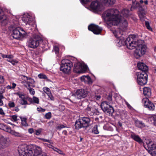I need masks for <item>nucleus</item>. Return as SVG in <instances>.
Listing matches in <instances>:
<instances>
[{
	"label": "nucleus",
	"instance_id": "1",
	"mask_svg": "<svg viewBox=\"0 0 156 156\" xmlns=\"http://www.w3.org/2000/svg\"><path fill=\"white\" fill-rule=\"evenodd\" d=\"M118 11L116 9H109L105 11L103 15L105 20L110 22L108 26L115 36L117 38V45L119 47L126 45L130 49L136 48L134 53L135 58H139L144 54L146 51V46L144 44L143 40H140L136 41V37L133 35H129L125 40L122 35L128 26L126 20H122L118 14Z\"/></svg>",
	"mask_w": 156,
	"mask_h": 156
},
{
	"label": "nucleus",
	"instance_id": "2",
	"mask_svg": "<svg viewBox=\"0 0 156 156\" xmlns=\"http://www.w3.org/2000/svg\"><path fill=\"white\" fill-rule=\"evenodd\" d=\"M18 150L21 156H47L45 153L42 152L40 147L36 146L22 145Z\"/></svg>",
	"mask_w": 156,
	"mask_h": 156
},
{
	"label": "nucleus",
	"instance_id": "3",
	"mask_svg": "<svg viewBox=\"0 0 156 156\" xmlns=\"http://www.w3.org/2000/svg\"><path fill=\"white\" fill-rule=\"evenodd\" d=\"M137 67L141 72L137 73V82L138 84L141 86H143L146 84V65L142 62L137 63Z\"/></svg>",
	"mask_w": 156,
	"mask_h": 156
},
{
	"label": "nucleus",
	"instance_id": "4",
	"mask_svg": "<svg viewBox=\"0 0 156 156\" xmlns=\"http://www.w3.org/2000/svg\"><path fill=\"white\" fill-rule=\"evenodd\" d=\"M144 2L146 5V0L144 2L142 0H140L139 2H134V0L133 1V4L131 7V10L133 9H138L139 11V15L140 20L142 21H145V25L146 26V21L145 20L146 18L145 6H143L142 4Z\"/></svg>",
	"mask_w": 156,
	"mask_h": 156
},
{
	"label": "nucleus",
	"instance_id": "5",
	"mask_svg": "<svg viewBox=\"0 0 156 156\" xmlns=\"http://www.w3.org/2000/svg\"><path fill=\"white\" fill-rule=\"evenodd\" d=\"M90 119L87 117L80 118L75 122V126L76 129H79L82 128H86L89 126Z\"/></svg>",
	"mask_w": 156,
	"mask_h": 156
},
{
	"label": "nucleus",
	"instance_id": "6",
	"mask_svg": "<svg viewBox=\"0 0 156 156\" xmlns=\"http://www.w3.org/2000/svg\"><path fill=\"white\" fill-rule=\"evenodd\" d=\"M73 66L71 61L67 59H63L61 62L60 70L64 73H68L71 71Z\"/></svg>",
	"mask_w": 156,
	"mask_h": 156
},
{
	"label": "nucleus",
	"instance_id": "7",
	"mask_svg": "<svg viewBox=\"0 0 156 156\" xmlns=\"http://www.w3.org/2000/svg\"><path fill=\"white\" fill-rule=\"evenodd\" d=\"M42 41V38L39 36L34 35L29 40L28 46L30 48H35L39 45L40 41Z\"/></svg>",
	"mask_w": 156,
	"mask_h": 156
},
{
	"label": "nucleus",
	"instance_id": "8",
	"mask_svg": "<svg viewBox=\"0 0 156 156\" xmlns=\"http://www.w3.org/2000/svg\"><path fill=\"white\" fill-rule=\"evenodd\" d=\"M26 34V32L23 29L17 27L13 30L12 36L14 38L21 39L25 36Z\"/></svg>",
	"mask_w": 156,
	"mask_h": 156
},
{
	"label": "nucleus",
	"instance_id": "9",
	"mask_svg": "<svg viewBox=\"0 0 156 156\" xmlns=\"http://www.w3.org/2000/svg\"><path fill=\"white\" fill-rule=\"evenodd\" d=\"M101 108L103 111L106 114L112 115L114 111L113 107L106 101H104L101 103Z\"/></svg>",
	"mask_w": 156,
	"mask_h": 156
},
{
	"label": "nucleus",
	"instance_id": "10",
	"mask_svg": "<svg viewBox=\"0 0 156 156\" xmlns=\"http://www.w3.org/2000/svg\"><path fill=\"white\" fill-rule=\"evenodd\" d=\"M87 67L80 62H77L75 64L73 68V72L77 73H80L83 70H87Z\"/></svg>",
	"mask_w": 156,
	"mask_h": 156
},
{
	"label": "nucleus",
	"instance_id": "11",
	"mask_svg": "<svg viewBox=\"0 0 156 156\" xmlns=\"http://www.w3.org/2000/svg\"><path fill=\"white\" fill-rule=\"evenodd\" d=\"M149 142L147 151L152 156H156V144H153L151 141H149Z\"/></svg>",
	"mask_w": 156,
	"mask_h": 156
},
{
	"label": "nucleus",
	"instance_id": "12",
	"mask_svg": "<svg viewBox=\"0 0 156 156\" xmlns=\"http://www.w3.org/2000/svg\"><path fill=\"white\" fill-rule=\"evenodd\" d=\"M88 29L93 32L94 34H100L102 30V28L94 24H91L89 26Z\"/></svg>",
	"mask_w": 156,
	"mask_h": 156
},
{
	"label": "nucleus",
	"instance_id": "13",
	"mask_svg": "<svg viewBox=\"0 0 156 156\" xmlns=\"http://www.w3.org/2000/svg\"><path fill=\"white\" fill-rule=\"evenodd\" d=\"M88 92L84 89H80L78 90L76 94L77 98L79 99L85 98L87 95Z\"/></svg>",
	"mask_w": 156,
	"mask_h": 156
},
{
	"label": "nucleus",
	"instance_id": "14",
	"mask_svg": "<svg viewBox=\"0 0 156 156\" xmlns=\"http://www.w3.org/2000/svg\"><path fill=\"white\" fill-rule=\"evenodd\" d=\"M90 6L94 11L96 12L101 10V5L98 2V1H97L96 2L94 1L92 2Z\"/></svg>",
	"mask_w": 156,
	"mask_h": 156
},
{
	"label": "nucleus",
	"instance_id": "15",
	"mask_svg": "<svg viewBox=\"0 0 156 156\" xmlns=\"http://www.w3.org/2000/svg\"><path fill=\"white\" fill-rule=\"evenodd\" d=\"M22 21L26 24L30 25L32 22V18L28 14L24 15L22 17Z\"/></svg>",
	"mask_w": 156,
	"mask_h": 156
},
{
	"label": "nucleus",
	"instance_id": "16",
	"mask_svg": "<svg viewBox=\"0 0 156 156\" xmlns=\"http://www.w3.org/2000/svg\"><path fill=\"white\" fill-rule=\"evenodd\" d=\"M121 14L123 16V17H122V16L119 15V12L118 11V14L119 16H120L122 20L123 19L124 20L125 19L126 20V19L124 18V17H125L126 18V19H127V17H128L130 14V11L129 10L126 9H124L122 10L121 11ZM126 21H127V20Z\"/></svg>",
	"mask_w": 156,
	"mask_h": 156
},
{
	"label": "nucleus",
	"instance_id": "17",
	"mask_svg": "<svg viewBox=\"0 0 156 156\" xmlns=\"http://www.w3.org/2000/svg\"><path fill=\"white\" fill-rule=\"evenodd\" d=\"M0 21L2 23H4L5 24L7 23V17L4 15L2 10L0 9Z\"/></svg>",
	"mask_w": 156,
	"mask_h": 156
},
{
	"label": "nucleus",
	"instance_id": "18",
	"mask_svg": "<svg viewBox=\"0 0 156 156\" xmlns=\"http://www.w3.org/2000/svg\"><path fill=\"white\" fill-rule=\"evenodd\" d=\"M99 1V0H96ZM101 2L103 3L105 5L108 6L110 5H113L115 2V0H100Z\"/></svg>",
	"mask_w": 156,
	"mask_h": 156
},
{
	"label": "nucleus",
	"instance_id": "19",
	"mask_svg": "<svg viewBox=\"0 0 156 156\" xmlns=\"http://www.w3.org/2000/svg\"><path fill=\"white\" fill-rule=\"evenodd\" d=\"M147 101L148 104L147 105V108H148L149 110L150 111H153L155 108L154 105L147 98Z\"/></svg>",
	"mask_w": 156,
	"mask_h": 156
},
{
	"label": "nucleus",
	"instance_id": "20",
	"mask_svg": "<svg viewBox=\"0 0 156 156\" xmlns=\"http://www.w3.org/2000/svg\"><path fill=\"white\" fill-rule=\"evenodd\" d=\"M6 140L3 136L0 138V149H1L6 146Z\"/></svg>",
	"mask_w": 156,
	"mask_h": 156
},
{
	"label": "nucleus",
	"instance_id": "21",
	"mask_svg": "<svg viewBox=\"0 0 156 156\" xmlns=\"http://www.w3.org/2000/svg\"><path fill=\"white\" fill-rule=\"evenodd\" d=\"M131 137L139 143H141L142 142V140L140 138L139 136L135 134H131Z\"/></svg>",
	"mask_w": 156,
	"mask_h": 156
},
{
	"label": "nucleus",
	"instance_id": "22",
	"mask_svg": "<svg viewBox=\"0 0 156 156\" xmlns=\"http://www.w3.org/2000/svg\"><path fill=\"white\" fill-rule=\"evenodd\" d=\"M147 117H148V121H151L152 122L153 120V123L154 125L156 126V115L154 116H150L149 117L147 116Z\"/></svg>",
	"mask_w": 156,
	"mask_h": 156
},
{
	"label": "nucleus",
	"instance_id": "23",
	"mask_svg": "<svg viewBox=\"0 0 156 156\" xmlns=\"http://www.w3.org/2000/svg\"><path fill=\"white\" fill-rule=\"evenodd\" d=\"M27 98H24L23 99H20V103L22 105H30L28 104L27 101Z\"/></svg>",
	"mask_w": 156,
	"mask_h": 156
},
{
	"label": "nucleus",
	"instance_id": "24",
	"mask_svg": "<svg viewBox=\"0 0 156 156\" xmlns=\"http://www.w3.org/2000/svg\"><path fill=\"white\" fill-rule=\"evenodd\" d=\"M135 125L139 127H141L144 126V124L141 121L137 120L135 121Z\"/></svg>",
	"mask_w": 156,
	"mask_h": 156
},
{
	"label": "nucleus",
	"instance_id": "25",
	"mask_svg": "<svg viewBox=\"0 0 156 156\" xmlns=\"http://www.w3.org/2000/svg\"><path fill=\"white\" fill-rule=\"evenodd\" d=\"M0 56L3 58H7V59H12L13 56L12 55H4L2 53H0Z\"/></svg>",
	"mask_w": 156,
	"mask_h": 156
},
{
	"label": "nucleus",
	"instance_id": "26",
	"mask_svg": "<svg viewBox=\"0 0 156 156\" xmlns=\"http://www.w3.org/2000/svg\"><path fill=\"white\" fill-rule=\"evenodd\" d=\"M20 118L21 119V124L22 126H27L28 125L27 122V119L25 118H22L21 117H20Z\"/></svg>",
	"mask_w": 156,
	"mask_h": 156
},
{
	"label": "nucleus",
	"instance_id": "27",
	"mask_svg": "<svg viewBox=\"0 0 156 156\" xmlns=\"http://www.w3.org/2000/svg\"><path fill=\"white\" fill-rule=\"evenodd\" d=\"M26 87L29 90L30 93L32 95L34 94L35 93L34 90L33 88L30 87V85L29 84H28V86H27Z\"/></svg>",
	"mask_w": 156,
	"mask_h": 156
},
{
	"label": "nucleus",
	"instance_id": "28",
	"mask_svg": "<svg viewBox=\"0 0 156 156\" xmlns=\"http://www.w3.org/2000/svg\"><path fill=\"white\" fill-rule=\"evenodd\" d=\"M92 132L95 134H98L99 132L98 129V126L97 125H95L92 129Z\"/></svg>",
	"mask_w": 156,
	"mask_h": 156
},
{
	"label": "nucleus",
	"instance_id": "29",
	"mask_svg": "<svg viewBox=\"0 0 156 156\" xmlns=\"http://www.w3.org/2000/svg\"><path fill=\"white\" fill-rule=\"evenodd\" d=\"M147 29L150 32V34H151V33L153 32L152 27L150 25L149 23L147 21Z\"/></svg>",
	"mask_w": 156,
	"mask_h": 156
},
{
	"label": "nucleus",
	"instance_id": "30",
	"mask_svg": "<svg viewBox=\"0 0 156 156\" xmlns=\"http://www.w3.org/2000/svg\"><path fill=\"white\" fill-rule=\"evenodd\" d=\"M16 95L19 96L20 99H22L24 98H26L25 96V95L21 92L17 93Z\"/></svg>",
	"mask_w": 156,
	"mask_h": 156
},
{
	"label": "nucleus",
	"instance_id": "31",
	"mask_svg": "<svg viewBox=\"0 0 156 156\" xmlns=\"http://www.w3.org/2000/svg\"><path fill=\"white\" fill-rule=\"evenodd\" d=\"M81 79L82 81H84L86 80L89 81L91 80L90 77L89 76H83L81 77Z\"/></svg>",
	"mask_w": 156,
	"mask_h": 156
},
{
	"label": "nucleus",
	"instance_id": "32",
	"mask_svg": "<svg viewBox=\"0 0 156 156\" xmlns=\"http://www.w3.org/2000/svg\"><path fill=\"white\" fill-rule=\"evenodd\" d=\"M53 150L55 151H56L60 154H61L63 155H65V154L63 153V152L62 151L56 147L54 148V150Z\"/></svg>",
	"mask_w": 156,
	"mask_h": 156
},
{
	"label": "nucleus",
	"instance_id": "33",
	"mask_svg": "<svg viewBox=\"0 0 156 156\" xmlns=\"http://www.w3.org/2000/svg\"><path fill=\"white\" fill-rule=\"evenodd\" d=\"M53 51H54L55 54L58 55L59 52V49L58 47L55 46L54 47Z\"/></svg>",
	"mask_w": 156,
	"mask_h": 156
},
{
	"label": "nucleus",
	"instance_id": "34",
	"mask_svg": "<svg viewBox=\"0 0 156 156\" xmlns=\"http://www.w3.org/2000/svg\"><path fill=\"white\" fill-rule=\"evenodd\" d=\"M51 117V114L50 112H48L47 113H46L45 115V118L47 119H50Z\"/></svg>",
	"mask_w": 156,
	"mask_h": 156
},
{
	"label": "nucleus",
	"instance_id": "35",
	"mask_svg": "<svg viewBox=\"0 0 156 156\" xmlns=\"http://www.w3.org/2000/svg\"><path fill=\"white\" fill-rule=\"evenodd\" d=\"M151 90L149 87H147V97H150L151 95Z\"/></svg>",
	"mask_w": 156,
	"mask_h": 156
},
{
	"label": "nucleus",
	"instance_id": "36",
	"mask_svg": "<svg viewBox=\"0 0 156 156\" xmlns=\"http://www.w3.org/2000/svg\"><path fill=\"white\" fill-rule=\"evenodd\" d=\"M33 103L38 104L39 103V100L38 98L35 96L33 97Z\"/></svg>",
	"mask_w": 156,
	"mask_h": 156
},
{
	"label": "nucleus",
	"instance_id": "37",
	"mask_svg": "<svg viewBox=\"0 0 156 156\" xmlns=\"http://www.w3.org/2000/svg\"><path fill=\"white\" fill-rule=\"evenodd\" d=\"M39 78L41 79H46L47 78V76L43 74H40L38 75Z\"/></svg>",
	"mask_w": 156,
	"mask_h": 156
},
{
	"label": "nucleus",
	"instance_id": "38",
	"mask_svg": "<svg viewBox=\"0 0 156 156\" xmlns=\"http://www.w3.org/2000/svg\"><path fill=\"white\" fill-rule=\"evenodd\" d=\"M11 117L12 120L15 122H16L18 120H19V119H18L17 116L16 115H12L11 116Z\"/></svg>",
	"mask_w": 156,
	"mask_h": 156
},
{
	"label": "nucleus",
	"instance_id": "39",
	"mask_svg": "<svg viewBox=\"0 0 156 156\" xmlns=\"http://www.w3.org/2000/svg\"><path fill=\"white\" fill-rule=\"evenodd\" d=\"M42 129L41 128H40L37 130H35V134L37 135H39L40 134L42 131Z\"/></svg>",
	"mask_w": 156,
	"mask_h": 156
},
{
	"label": "nucleus",
	"instance_id": "40",
	"mask_svg": "<svg viewBox=\"0 0 156 156\" xmlns=\"http://www.w3.org/2000/svg\"><path fill=\"white\" fill-rule=\"evenodd\" d=\"M11 133L16 136H20V134L19 133L16 132L14 131H11Z\"/></svg>",
	"mask_w": 156,
	"mask_h": 156
},
{
	"label": "nucleus",
	"instance_id": "41",
	"mask_svg": "<svg viewBox=\"0 0 156 156\" xmlns=\"http://www.w3.org/2000/svg\"><path fill=\"white\" fill-rule=\"evenodd\" d=\"M7 61L11 63L13 65H15L16 63H17L18 62L16 60H10L8 59H7Z\"/></svg>",
	"mask_w": 156,
	"mask_h": 156
},
{
	"label": "nucleus",
	"instance_id": "42",
	"mask_svg": "<svg viewBox=\"0 0 156 156\" xmlns=\"http://www.w3.org/2000/svg\"><path fill=\"white\" fill-rule=\"evenodd\" d=\"M8 105L10 108H13L15 106V103L13 101H10L8 103Z\"/></svg>",
	"mask_w": 156,
	"mask_h": 156
},
{
	"label": "nucleus",
	"instance_id": "43",
	"mask_svg": "<svg viewBox=\"0 0 156 156\" xmlns=\"http://www.w3.org/2000/svg\"><path fill=\"white\" fill-rule=\"evenodd\" d=\"M44 92L48 94V93L51 92L50 91V89L48 88L45 87L43 88Z\"/></svg>",
	"mask_w": 156,
	"mask_h": 156
},
{
	"label": "nucleus",
	"instance_id": "44",
	"mask_svg": "<svg viewBox=\"0 0 156 156\" xmlns=\"http://www.w3.org/2000/svg\"><path fill=\"white\" fill-rule=\"evenodd\" d=\"M103 129L105 130H109V126L108 124H106L105 125L103 126Z\"/></svg>",
	"mask_w": 156,
	"mask_h": 156
},
{
	"label": "nucleus",
	"instance_id": "45",
	"mask_svg": "<svg viewBox=\"0 0 156 156\" xmlns=\"http://www.w3.org/2000/svg\"><path fill=\"white\" fill-rule=\"evenodd\" d=\"M37 111L41 112H44L45 111V109H44L43 108H42L40 107H37Z\"/></svg>",
	"mask_w": 156,
	"mask_h": 156
},
{
	"label": "nucleus",
	"instance_id": "46",
	"mask_svg": "<svg viewBox=\"0 0 156 156\" xmlns=\"http://www.w3.org/2000/svg\"><path fill=\"white\" fill-rule=\"evenodd\" d=\"M48 95V97L50 98L51 100H53L54 99V98L52 96L51 92L48 93V94H47Z\"/></svg>",
	"mask_w": 156,
	"mask_h": 156
},
{
	"label": "nucleus",
	"instance_id": "47",
	"mask_svg": "<svg viewBox=\"0 0 156 156\" xmlns=\"http://www.w3.org/2000/svg\"><path fill=\"white\" fill-rule=\"evenodd\" d=\"M45 145L46 146L48 147L49 148L52 149L53 150H54V148H55V147H54L53 146H52V145L50 144H47V143H45Z\"/></svg>",
	"mask_w": 156,
	"mask_h": 156
},
{
	"label": "nucleus",
	"instance_id": "48",
	"mask_svg": "<svg viewBox=\"0 0 156 156\" xmlns=\"http://www.w3.org/2000/svg\"><path fill=\"white\" fill-rule=\"evenodd\" d=\"M112 94H109L108 97H107V99L109 101H112Z\"/></svg>",
	"mask_w": 156,
	"mask_h": 156
},
{
	"label": "nucleus",
	"instance_id": "49",
	"mask_svg": "<svg viewBox=\"0 0 156 156\" xmlns=\"http://www.w3.org/2000/svg\"><path fill=\"white\" fill-rule=\"evenodd\" d=\"M41 140L43 141L48 142L50 143L51 144H53L51 140H49L45 139H42Z\"/></svg>",
	"mask_w": 156,
	"mask_h": 156
},
{
	"label": "nucleus",
	"instance_id": "50",
	"mask_svg": "<svg viewBox=\"0 0 156 156\" xmlns=\"http://www.w3.org/2000/svg\"><path fill=\"white\" fill-rule=\"evenodd\" d=\"M4 80L3 76H0V83H2L4 82Z\"/></svg>",
	"mask_w": 156,
	"mask_h": 156
},
{
	"label": "nucleus",
	"instance_id": "51",
	"mask_svg": "<svg viewBox=\"0 0 156 156\" xmlns=\"http://www.w3.org/2000/svg\"><path fill=\"white\" fill-rule=\"evenodd\" d=\"M143 94L144 96L146 95V87H144L143 88Z\"/></svg>",
	"mask_w": 156,
	"mask_h": 156
},
{
	"label": "nucleus",
	"instance_id": "52",
	"mask_svg": "<svg viewBox=\"0 0 156 156\" xmlns=\"http://www.w3.org/2000/svg\"><path fill=\"white\" fill-rule=\"evenodd\" d=\"M142 102L144 104V106L145 108H146V105L145 104V103L146 102V98H144L142 99Z\"/></svg>",
	"mask_w": 156,
	"mask_h": 156
},
{
	"label": "nucleus",
	"instance_id": "53",
	"mask_svg": "<svg viewBox=\"0 0 156 156\" xmlns=\"http://www.w3.org/2000/svg\"><path fill=\"white\" fill-rule=\"evenodd\" d=\"M91 0H81V2L83 4H86L87 3L89 2H90Z\"/></svg>",
	"mask_w": 156,
	"mask_h": 156
},
{
	"label": "nucleus",
	"instance_id": "54",
	"mask_svg": "<svg viewBox=\"0 0 156 156\" xmlns=\"http://www.w3.org/2000/svg\"><path fill=\"white\" fill-rule=\"evenodd\" d=\"M27 99L31 103H33V98H27Z\"/></svg>",
	"mask_w": 156,
	"mask_h": 156
},
{
	"label": "nucleus",
	"instance_id": "55",
	"mask_svg": "<svg viewBox=\"0 0 156 156\" xmlns=\"http://www.w3.org/2000/svg\"><path fill=\"white\" fill-rule=\"evenodd\" d=\"M114 97L115 98L116 100H117L118 98H121V97L119 94H116L115 95Z\"/></svg>",
	"mask_w": 156,
	"mask_h": 156
},
{
	"label": "nucleus",
	"instance_id": "56",
	"mask_svg": "<svg viewBox=\"0 0 156 156\" xmlns=\"http://www.w3.org/2000/svg\"><path fill=\"white\" fill-rule=\"evenodd\" d=\"M125 103L126 105L127 106V107L128 108L130 109H131L132 108V107L126 101H125Z\"/></svg>",
	"mask_w": 156,
	"mask_h": 156
},
{
	"label": "nucleus",
	"instance_id": "57",
	"mask_svg": "<svg viewBox=\"0 0 156 156\" xmlns=\"http://www.w3.org/2000/svg\"><path fill=\"white\" fill-rule=\"evenodd\" d=\"M0 114L2 115H4L5 114L2 108H0Z\"/></svg>",
	"mask_w": 156,
	"mask_h": 156
},
{
	"label": "nucleus",
	"instance_id": "58",
	"mask_svg": "<svg viewBox=\"0 0 156 156\" xmlns=\"http://www.w3.org/2000/svg\"><path fill=\"white\" fill-rule=\"evenodd\" d=\"M28 131L29 133L31 134L34 132V129L32 128H30L29 129Z\"/></svg>",
	"mask_w": 156,
	"mask_h": 156
},
{
	"label": "nucleus",
	"instance_id": "59",
	"mask_svg": "<svg viewBox=\"0 0 156 156\" xmlns=\"http://www.w3.org/2000/svg\"><path fill=\"white\" fill-rule=\"evenodd\" d=\"M95 98L97 100H99L101 98V96L100 95H98L95 96Z\"/></svg>",
	"mask_w": 156,
	"mask_h": 156
},
{
	"label": "nucleus",
	"instance_id": "60",
	"mask_svg": "<svg viewBox=\"0 0 156 156\" xmlns=\"http://www.w3.org/2000/svg\"><path fill=\"white\" fill-rule=\"evenodd\" d=\"M12 88L13 89L15 88L16 85V84L14 83H12Z\"/></svg>",
	"mask_w": 156,
	"mask_h": 156
},
{
	"label": "nucleus",
	"instance_id": "61",
	"mask_svg": "<svg viewBox=\"0 0 156 156\" xmlns=\"http://www.w3.org/2000/svg\"><path fill=\"white\" fill-rule=\"evenodd\" d=\"M64 127H65V126L63 125H61L58 127V128L59 129H61Z\"/></svg>",
	"mask_w": 156,
	"mask_h": 156
},
{
	"label": "nucleus",
	"instance_id": "62",
	"mask_svg": "<svg viewBox=\"0 0 156 156\" xmlns=\"http://www.w3.org/2000/svg\"><path fill=\"white\" fill-rule=\"evenodd\" d=\"M19 110H20L18 108V107H15L14 110L15 111H16L17 112L19 111Z\"/></svg>",
	"mask_w": 156,
	"mask_h": 156
},
{
	"label": "nucleus",
	"instance_id": "63",
	"mask_svg": "<svg viewBox=\"0 0 156 156\" xmlns=\"http://www.w3.org/2000/svg\"><path fill=\"white\" fill-rule=\"evenodd\" d=\"M92 108L89 107V106H88L87 108V110L88 111H91L92 110Z\"/></svg>",
	"mask_w": 156,
	"mask_h": 156
},
{
	"label": "nucleus",
	"instance_id": "64",
	"mask_svg": "<svg viewBox=\"0 0 156 156\" xmlns=\"http://www.w3.org/2000/svg\"><path fill=\"white\" fill-rule=\"evenodd\" d=\"M6 88L7 89H11L12 88V87L11 86H10V85H8L6 87Z\"/></svg>",
	"mask_w": 156,
	"mask_h": 156
}]
</instances>
